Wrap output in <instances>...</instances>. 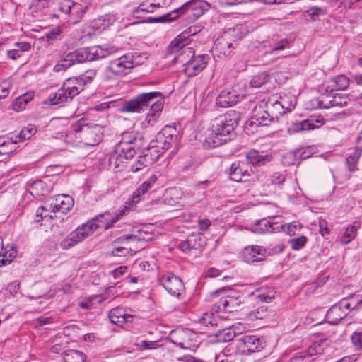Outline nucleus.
Masks as SVG:
<instances>
[{"mask_svg":"<svg viewBox=\"0 0 362 362\" xmlns=\"http://www.w3.org/2000/svg\"><path fill=\"white\" fill-rule=\"evenodd\" d=\"M151 104L146 122L153 126L158 120L164 105L163 94L159 91L143 93L132 99L125 100L119 107L120 112L140 113L146 110Z\"/></svg>","mask_w":362,"mask_h":362,"instance_id":"1","label":"nucleus"},{"mask_svg":"<svg viewBox=\"0 0 362 362\" xmlns=\"http://www.w3.org/2000/svg\"><path fill=\"white\" fill-rule=\"evenodd\" d=\"M240 119V113L235 110H230L214 119L211 122V132L205 139L204 146L214 148L230 141L235 127Z\"/></svg>","mask_w":362,"mask_h":362,"instance_id":"2","label":"nucleus"},{"mask_svg":"<svg viewBox=\"0 0 362 362\" xmlns=\"http://www.w3.org/2000/svg\"><path fill=\"white\" fill-rule=\"evenodd\" d=\"M115 47L108 45L78 49L64 56L53 68L54 72L64 71L76 64L104 59L117 52Z\"/></svg>","mask_w":362,"mask_h":362,"instance_id":"3","label":"nucleus"},{"mask_svg":"<svg viewBox=\"0 0 362 362\" xmlns=\"http://www.w3.org/2000/svg\"><path fill=\"white\" fill-rule=\"evenodd\" d=\"M139 139L127 138L124 136L122 140L115 147L109 160L115 168L119 167L126 160L132 158L136 154V147L139 146Z\"/></svg>","mask_w":362,"mask_h":362,"instance_id":"4","label":"nucleus"},{"mask_svg":"<svg viewBox=\"0 0 362 362\" xmlns=\"http://www.w3.org/2000/svg\"><path fill=\"white\" fill-rule=\"evenodd\" d=\"M144 62L143 60L136 61V57L134 56H132L131 59L127 55L119 57L110 61L109 65L104 70L103 78L105 81H110L115 77L125 76L134 64L139 65Z\"/></svg>","mask_w":362,"mask_h":362,"instance_id":"5","label":"nucleus"},{"mask_svg":"<svg viewBox=\"0 0 362 362\" xmlns=\"http://www.w3.org/2000/svg\"><path fill=\"white\" fill-rule=\"evenodd\" d=\"M93 0H62L59 4V10L69 15V21L78 23L92 4Z\"/></svg>","mask_w":362,"mask_h":362,"instance_id":"6","label":"nucleus"},{"mask_svg":"<svg viewBox=\"0 0 362 362\" xmlns=\"http://www.w3.org/2000/svg\"><path fill=\"white\" fill-rule=\"evenodd\" d=\"M191 7L192 9L196 11L195 15L201 16L205 11H208L210 8L209 4L206 1H188L181 6L180 8L174 9L165 15L160 16L158 18H151L148 20L150 23H165L171 22L177 19L180 14L185 12V11Z\"/></svg>","mask_w":362,"mask_h":362,"instance_id":"7","label":"nucleus"},{"mask_svg":"<svg viewBox=\"0 0 362 362\" xmlns=\"http://www.w3.org/2000/svg\"><path fill=\"white\" fill-rule=\"evenodd\" d=\"M179 137V132L172 126H165L156 135V145L152 146L149 150L157 153L156 158L163 154L164 150H167L177 145Z\"/></svg>","mask_w":362,"mask_h":362,"instance_id":"8","label":"nucleus"},{"mask_svg":"<svg viewBox=\"0 0 362 362\" xmlns=\"http://www.w3.org/2000/svg\"><path fill=\"white\" fill-rule=\"evenodd\" d=\"M97 229H98V226L95 223V220L92 218L90 221L78 226L74 231L71 233L69 236L61 243V246L64 249L70 248L90 235Z\"/></svg>","mask_w":362,"mask_h":362,"instance_id":"9","label":"nucleus"},{"mask_svg":"<svg viewBox=\"0 0 362 362\" xmlns=\"http://www.w3.org/2000/svg\"><path fill=\"white\" fill-rule=\"evenodd\" d=\"M78 129L81 131L79 139L86 145L95 146L101 139L100 127L98 124H89L84 121L78 122Z\"/></svg>","mask_w":362,"mask_h":362,"instance_id":"10","label":"nucleus"},{"mask_svg":"<svg viewBox=\"0 0 362 362\" xmlns=\"http://www.w3.org/2000/svg\"><path fill=\"white\" fill-rule=\"evenodd\" d=\"M159 284L173 296L178 297L184 291L182 281L173 273L166 272L158 278Z\"/></svg>","mask_w":362,"mask_h":362,"instance_id":"11","label":"nucleus"},{"mask_svg":"<svg viewBox=\"0 0 362 362\" xmlns=\"http://www.w3.org/2000/svg\"><path fill=\"white\" fill-rule=\"evenodd\" d=\"M128 210L129 207L124 206L119 212L111 213L110 211H105L97 215L93 218L95 220V223L98 226V228H104L106 230L111 228Z\"/></svg>","mask_w":362,"mask_h":362,"instance_id":"12","label":"nucleus"},{"mask_svg":"<svg viewBox=\"0 0 362 362\" xmlns=\"http://www.w3.org/2000/svg\"><path fill=\"white\" fill-rule=\"evenodd\" d=\"M253 173L252 167L244 160L231 164L228 174L231 180L241 182L243 178L250 177Z\"/></svg>","mask_w":362,"mask_h":362,"instance_id":"13","label":"nucleus"},{"mask_svg":"<svg viewBox=\"0 0 362 362\" xmlns=\"http://www.w3.org/2000/svg\"><path fill=\"white\" fill-rule=\"evenodd\" d=\"M209 57L207 54L194 56L184 64V71L187 76L192 77L201 72L206 66Z\"/></svg>","mask_w":362,"mask_h":362,"instance_id":"14","label":"nucleus"},{"mask_svg":"<svg viewBox=\"0 0 362 362\" xmlns=\"http://www.w3.org/2000/svg\"><path fill=\"white\" fill-rule=\"evenodd\" d=\"M349 101L350 99L343 94L330 95L329 93H324L318 100L317 105L320 108L328 109L334 106H345Z\"/></svg>","mask_w":362,"mask_h":362,"instance_id":"15","label":"nucleus"},{"mask_svg":"<svg viewBox=\"0 0 362 362\" xmlns=\"http://www.w3.org/2000/svg\"><path fill=\"white\" fill-rule=\"evenodd\" d=\"M266 103H262L256 105L253 110L251 124L256 125L267 126L274 119V114H270Z\"/></svg>","mask_w":362,"mask_h":362,"instance_id":"16","label":"nucleus"},{"mask_svg":"<svg viewBox=\"0 0 362 362\" xmlns=\"http://www.w3.org/2000/svg\"><path fill=\"white\" fill-rule=\"evenodd\" d=\"M267 250L259 245H250L243 250V259L247 263L259 262L267 256Z\"/></svg>","mask_w":362,"mask_h":362,"instance_id":"17","label":"nucleus"},{"mask_svg":"<svg viewBox=\"0 0 362 362\" xmlns=\"http://www.w3.org/2000/svg\"><path fill=\"white\" fill-rule=\"evenodd\" d=\"M296 104V98L291 95L283 94L280 95L279 100H276L272 102L269 100L266 103V106L269 108L274 107L276 110H282V112H279V114H284L286 112H289L294 108Z\"/></svg>","mask_w":362,"mask_h":362,"instance_id":"18","label":"nucleus"},{"mask_svg":"<svg viewBox=\"0 0 362 362\" xmlns=\"http://www.w3.org/2000/svg\"><path fill=\"white\" fill-rule=\"evenodd\" d=\"M139 240L136 235H126L117 238L113 243L112 250V255L113 256H126L129 253L130 248L128 247L130 240L136 241Z\"/></svg>","mask_w":362,"mask_h":362,"instance_id":"19","label":"nucleus"},{"mask_svg":"<svg viewBox=\"0 0 362 362\" xmlns=\"http://www.w3.org/2000/svg\"><path fill=\"white\" fill-rule=\"evenodd\" d=\"M74 205V199L69 195L58 194L49 206L51 212L66 214Z\"/></svg>","mask_w":362,"mask_h":362,"instance_id":"20","label":"nucleus"},{"mask_svg":"<svg viewBox=\"0 0 362 362\" xmlns=\"http://www.w3.org/2000/svg\"><path fill=\"white\" fill-rule=\"evenodd\" d=\"M240 95L234 89L222 90L216 98V105L221 107H228L235 105Z\"/></svg>","mask_w":362,"mask_h":362,"instance_id":"21","label":"nucleus"},{"mask_svg":"<svg viewBox=\"0 0 362 362\" xmlns=\"http://www.w3.org/2000/svg\"><path fill=\"white\" fill-rule=\"evenodd\" d=\"M74 97L63 83V86L56 93L49 95L48 100L50 102L49 105H54L70 102Z\"/></svg>","mask_w":362,"mask_h":362,"instance_id":"22","label":"nucleus"},{"mask_svg":"<svg viewBox=\"0 0 362 362\" xmlns=\"http://www.w3.org/2000/svg\"><path fill=\"white\" fill-rule=\"evenodd\" d=\"M226 287H223L211 293L210 298L211 300L213 302L211 309L214 312L226 313V305L224 303L226 300Z\"/></svg>","mask_w":362,"mask_h":362,"instance_id":"23","label":"nucleus"},{"mask_svg":"<svg viewBox=\"0 0 362 362\" xmlns=\"http://www.w3.org/2000/svg\"><path fill=\"white\" fill-rule=\"evenodd\" d=\"M247 33L248 30L245 25L237 24L233 28H228L223 35L237 46V41L242 40Z\"/></svg>","mask_w":362,"mask_h":362,"instance_id":"24","label":"nucleus"},{"mask_svg":"<svg viewBox=\"0 0 362 362\" xmlns=\"http://www.w3.org/2000/svg\"><path fill=\"white\" fill-rule=\"evenodd\" d=\"M241 298L242 296L226 287V300L224 301L225 305H226V313H230L238 311V308L243 303Z\"/></svg>","mask_w":362,"mask_h":362,"instance_id":"25","label":"nucleus"},{"mask_svg":"<svg viewBox=\"0 0 362 362\" xmlns=\"http://www.w3.org/2000/svg\"><path fill=\"white\" fill-rule=\"evenodd\" d=\"M203 243L200 235L192 233L186 240L180 242L179 247L182 251L187 252L191 250H201Z\"/></svg>","mask_w":362,"mask_h":362,"instance_id":"26","label":"nucleus"},{"mask_svg":"<svg viewBox=\"0 0 362 362\" xmlns=\"http://www.w3.org/2000/svg\"><path fill=\"white\" fill-rule=\"evenodd\" d=\"M239 341L244 346V352L253 353L262 348V339L255 335H245Z\"/></svg>","mask_w":362,"mask_h":362,"instance_id":"27","label":"nucleus"},{"mask_svg":"<svg viewBox=\"0 0 362 362\" xmlns=\"http://www.w3.org/2000/svg\"><path fill=\"white\" fill-rule=\"evenodd\" d=\"M270 158L269 155H263L257 150L252 149L247 152L243 160L252 168L265 165L270 161Z\"/></svg>","mask_w":362,"mask_h":362,"instance_id":"28","label":"nucleus"},{"mask_svg":"<svg viewBox=\"0 0 362 362\" xmlns=\"http://www.w3.org/2000/svg\"><path fill=\"white\" fill-rule=\"evenodd\" d=\"M37 132V128L33 124H28L27 127L22 129L18 135H15V139L13 141V137L7 141H4L0 146H13L17 143L16 139L18 138L19 141H25L30 139Z\"/></svg>","mask_w":362,"mask_h":362,"instance_id":"29","label":"nucleus"},{"mask_svg":"<svg viewBox=\"0 0 362 362\" xmlns=\"http://www.w3.org/2000/svg\"><path fill=\"white\" fill-rule=\"evenodd\" d=\"M158 177L156 175H151L148 179L144 181L138 189L132 194V202H138L140 197L148 192L156 182Z\"/></svg>","mask_w":362,"mask_h":362,"instance_id":"30","label":"nucleus"},{"mask_svg":"<svg viewBox=\"0 0 362 362\" xmlns=\"http://www.w3.org/2000/svg\"><path fill=\"white\" fill-rule=\"evenodd\" d=\"M331 85L326 87L325 93L334 90H346L349 84V79L344 75H339L330 79Z\"/></svg>","mask_w":362,"mask_h":362,"instance_id":"31","label":"nucleus"},{"mask_svg":"<svg viewBox=\"0 0 362 362\" xmlns=\"http://www.w3.org/2000/svg\"><path fill=\"white\" fill-rule=\"evenodd\" d=\"M109 318L112 323L122 326L127 322H130L132 317L127 315L122 308H115L109 312Z\"/></svg>","mask_w":362,"mask_h":362,"instance_id":"32","label":"nucleus"},{"mask_svg":"<svg viewBox=\"0 0 362 362\" xmlns=\"http://www.w3.org/2000/svg\"><path fill=\"white\" fill-rule=\"evenodd\" d=\"M189 40H186L184 38L183 35H181V33L177 36L168 45V49L170 54H175L178 52H180L182 49H184V52L185 50H188L189 53H192L191 47H185L189 43Z\"/></svg>","mask_w":362,"mask_h":362,"instance_id":"33","label":"nucleus"},{"mask_svg":"<svg viewBox=\"0 0 362 362\" xmlns=\"http://www.w3.org/2000/svg\"><path fill=\"white\" fill-rule=\"evenodd\" d=\"M148 151H150V154L146 153L138 157L136 161L131 166V172L138 173L146 168L153 161L154 159L152 153L153 151L148 149Z\"/></svg>","mask_w":362,"mask_h":362,"instance_id":"34","label":"nucleus"},{"mask_svg":"<svg viewBox=\"0 0 362 362\" xmlns=\"http://www.w3.org/2000/svg\"><path fill=\"white\" fill-rule=\"evenodd\" d=\"M17 250L14 245H8L2 247L0 252V267L9 264L17 256Z\"/></svg>","mask_w":362,"mask_h":362,"instance_id":"35","label":"nucleus"},{"mask_svg":"<svg viewBox=\"0 0 362 362\" xmlns=\"http://www.w3.org/2000/svg\"><path fill=\"white\" fill-rule=\"evenodd\" d=\"M215 49L224 56H228L231 54L235 45L228 39L225 38L224 35L218 37L214 43Z\"/></svg>","mask_w":362,"mask_h":362,"instance_id":"36","label":"nucleus"},{"mask_svg":"<svg viewBox=\"0 0 362 362\" xmlns=\"http://www.w3.org/2000/svg\"><path fill=\"white\" fill-rule=\"evenodd\" d=\"M347 315V312H343L338 304L332 305L327 312L326 318L329 323L337 325Z\"/></svg>","mask_w":362,"mask_h":362,"instance_id":"37","label":"nucleus"},{"mask_svg":"<svg viewBox=\"0 0 362 362\" xmlns=\"http://www.w3.org/2000/svg\"><path fill=\"white\" fill-rule=\"evenodd\" d=\"M327 15L325 8L313 6L304 12L303 16L308 22L316 21L321 20L322 18Z\"/></svg>","mask_w":362,"mask_h":362,"instance_id":"38","label":"nucleus"},{"mask_svg":"<svg viewBox=\"0 0 362 362\" xmlns=\"http://www.w3.org/2000/svg\"><path fill=\"white\" fill-rule=\"evenodd\" d=\"M64 84L74 96L77 95L83 90V86L86 85L81 76L69 78L64 81Z\"/></svg>","mask_w":362,"mask_h":362,"instance_id":"39","label":"nucleus"},{"mask_svg":"<svg viewBox=\"0 0 362 362\" xmlns=\"http://www.w3.org/2000/svg\"><path fill=\"white\" fill-rule=\"evenodd\" d=\"M279 226L276 227L278 228ZM276 228L273 226V223L268 219L263 218L259 221L256 224L252 226V231L255 233H272L275 230Z\"/></svg>","mask_w":362,"mask_h":362,"instance_id":"40","label":"nucleus"},{"mask_svg":"<svg viewBox=\"0 0 362 362\" xmlns=\"http://www.w3.org/2000/svg\"><path fill=\"white\" fill-rule=\"evenodd\" d=\"M323 119H317L316 122L319 123V125H315L313 122V119H305L300 122L293 124V131L300 132V131H308L320 127L323 124Z\"/></svg>","mask_w":362,"mask_h":362,"instance_id":"41","label":"nucleus"},{"mask_svg":"<svg viewBox=\"0 0 362 362\" xmlns=\"http://www.w3.org/2000/svg\"><path fill=\"white\" fill-rule=\"evenodd\" d=\"M361 227V224L358 221H354L353 224L349 226L343 235L340 238V242L343 245L349 243L356 235L357 230Z\"/></svg>","mask_w":362,"mask_h":362,"instance_id":"42","label":"nucleus"},{"mask_svg":"<svg viewBox=\"0 0 362 362\" xmlns=\"http://www.w3.org/2000/svg\"><path fill=\"white\" fill-rule=\"evenodd\" d=\"M78 122L72 127V129L68 131L64 136V141L70 145L76 146L81 141L79 139L81 131L77 129Z\"/></svg>","mask_w":362,"mask_h":362,"instance_id":"43","label":"nucleus"},{"mask_svg":"<svg viewBox=\"0 0 362 362\" xmlns=\"http://www.w3.org/2000/svg\"><path fill=\"white\" fill-rule=\"evenodd\" d=\"M236 334L235 328L233 327H229L218 330L215 335L218 342H227L233 340Z\"/></svg>","mask_w":362,"mask_h":362,"instance_id":"44","label":"nucleus"},{"mask_svg":"<svg viewBox=\"0 0 362 362\" xmlns=\"http://www.w3.org/2000/svg\"><path fill=\"white\" fill-rule=\"evenodd\" d=\"M85 354L78 350H67L64 352V360L65 362H84Z\"/></svg>","mask_w":362,"mask_h":362,"instance_id":"45","label":"nucleus"},{"mask_svg":"<svg viewBox=\"0 0 362 362\" xmlns=\"http://www.w3.org/2000/svg\"><path fill=\"white\" fill-rule=\"evenodd\" d=\"M271 79V76L265 73H259L252 77L250 81V85L253 88H259L267 85Z\"/></svg>","mask_w":362,"mask_h":362,"instance_id":"46","label":"nucleus"},{"mask_svg":"<svg viewBox=\"0 0 362 362\" xmlns=\"http://www.w3.org/2000/svg\"><path fill=\"white\" fill-rule=\"evenodd\" d=\"M361 154V151L356 148L354 150L353 153H350L346 158V165L349 171L354 172L357 169L356 164Z\"/></svg>","mask_w":362,"mask_h":362,"instance_id":"47","label":"nucleus"},{"mask_svg":"<svg viewBox=\"0 0 362 362\" xmlns=\"http://www.w3.org/2000/svg\"><path fill=\"white\" fill-rule=\"evenodd\" d=\"M307 241V237L305 235H301L298 238L289 240L288 244L293 250H299L305 245Z\"/></svg>","mask_w":362,"mask_h":362,"instance_id":"48","label":"nucleus"},{"mask_svg":"<svg viewBox=\"0 0 362 362\" xmlns=\"http://www.w3.org/2000/svg\"><path fill=\"white\" fill-rule=\"evenodd\" d=\"M351 341L355 351L362 350V332L355 331L351 336Z\"/></svg>","mask_w":362,"mask_h":362,"instance_id":"49","label":"nucleus"},{"mask_svg":"<svg viewBox=\"0 0 362 362\" xmlns=\"http://www.w3.org/2000/svg\"><path fill=\"white\" fill-rule=\"evenodd\" d=\"M268 315L267 307L262 305L257 308L253 313H250L252 319L262 320Z\"/></svg>","mask_w":362,"mask_h":362,"instance_id":"50","label":"nucleus"},{"mask_svg":"<svg viewBox=\"0 0 362 362\" xmlns=\"http://www.w3.org/2000/svg\"><path fill=\"white\" fill-rule=\"evenodd\" d=\"M290 47V42L284 38L281 39L277 42L274 43L272 45L270 54H274L276 52H279Z\"/></svg>","mask_w":362,"mask_h":362,"instance_id":"51","label":"nucleus"},{"mask_svg":"<svg viewBox=\"0 0 362 362\" xmlns=\"http://www.w3.org/2000/svg\"><path fill=\"white\" fill-rule=\"evenodd\" d=\"M62 30L60 27L57 26L47 32L46 37L48 41L57 40L62 37Z\"/></svg>","mask_w":362,"mask_h":362,"instance_id":"52","label":"nucleus"},{"mask_svg":"<svg viewBox=\"0 0 362 362\" xmlns=\"http://www.w3.org/2000/svg\"><path fill=\"white\" fill-rule=\"evenodd\" d=\"M202 27L201 25H192L181 33V35H183L185 39L189 40V37L190 36L194 35L199 33L202 30Z\"/></svg>","mask_w":362,"mask_h":362,"instance_id":"53","label":"nucleus"},{"mask_svg":"<svg viewBox=\"0 0 362 362\" xmlns=\"http://www.w3.org/2000/svg\"><path fill=\"white\" fill-rule=\"evenodd\" d=\"M286 176L280 173H273L269 180L271 185H281L285 181Z\"/></svg>","mask_w":362,"mask_h":362,"instance_id":"54","label":"nucleus"},{"mask_svg":"<svg viewBox=\"0 0 362 362\" xmlns=\"http://www.w3.org/2000/svg\"><path fill=\"white\" fill-rule=\"evenodd\" d=\"M127 267L120 266L115 269L111 271L110 273L113 276L115 280L119 281L122 277L127 272Z\"/></svg>","mask_w":362,"mask_h":362,"instance_id":"55","label":"nucleus"},{"mask_svg":"<svg viewBox=\"0 0 362 362\" xmlns=\"http://www.w3.org/2000/svg\"><path fill=\"white\" fill-rule=\"evenodd\" d=\"M159 4H155L153 3L150 4H141L137 8V13L139 12H145V13H151L154 11V9L156 7H159Z\"/></svg>","mask_w":362,"mask_h":362,"instance_id":"56","label":"nucleus"},{"mask_svg":"<svg viewBox=\"0 0 362 362\" xmlns=\"http://www.w3.org/2000/svg\"><path fill=\"white\" fill-rule=\"evenodd\" d=\"M349 300L351 308L354 310H358L359 305L362 303V298L359 295H351L346 298Z\"/></svg>","mask_w":362,"mask_h":362,"instance_id":"57","label":"nucleus"},{"mask_svg":"<svg viewBox=\"0 0 362 362\" xmlns=\"http://www.w3.org/2000/svg\"><path fill=\"white\" fill-rule=\"evenodd\" d=\"M96 76V70L90 69L86 71L83 74L81 75V78L84 81V83L87 84L90 83Z\"/></svg>","mask_w":362,"mask_h":362,"instance_id":"58","label":"nucleus"},{"mask_svg":"<svg viewBox=\"0 0 362 362\" xmlns=\"http://www.w3.org/2000/svg\"><path fill=\"white\" fill-rule=\"evenodd\" d=\"M337 304L343 312H347V315L351 310H354L346 298H342Z\"/></svg>","mask_w":362,"mask_h":362,"instance_id":"59","label":"nucleus"},{"mask_svg":"<svg viewBox=\"0 0 362 362\" xmlns=\"http://www.w3.org/2000/svg\"><path fill=\"white\" fill-rule=\"evenodd\" d=\"M25 103L19 96L13 102L12 108L15 111H21L25 108Z\"/></svg>","mask_w":362,"mask_h":362,"instance_id":"60","label":"nucleus"},{"mask_svg":"<svg viewBox=\"0 0 362 362\" xmlns=\"http://www.w3.org/2000/svg\"><path fill=\"white\" fill-rule=\"evenodd\" d=\"M11 84L8 82H4L0 84V99L5 98L9 93Z\"/></svg>","mask_w":362,"mask_h":362,"instance_id":"61","label":"nucleus"},{"mask_svg":"<svg viewBox=\"0 0 362 362\" xmlns=\"http://www.w3.org/2000/svg\"><path fill=\"white\" fill-rule=\"evenodd\" d=\"M45 211H51V209H49V207H45V206H40L37 211H36V214H35V221L36 222H40L44 220V218H43V212Z\"/></svg>","mask_w":362,"mask_h":362,"instance_id":"62","label":"nucleus"},{"mask_svg":"<svg viewBox=\"0 0 362 362\" xmlns=\"http://www.w3.org/2000/svg\"><path fill=\"white\" fill-rule=\"evenodd\" d=\"M14 46L17 49H19V52H28L31 49V45L28 42H16Z\"/></svg>","mask_w":362,"mask_h":362,"instance_id":"63","label":"nucleus"},{"mask_svg":"<svg viewBox=\"0 0 362 362\" xmlns=\"http://www.w3.org/2000/svg\"><path fill=\"white\" fill-rule=\"evenodd\" d=\"M288 362H310V360L308 355L304 354L292 357Z\"/></svg>","mask_w":362,"mask_h":362,"instance_id":"64","label":"nucleus"}]
</instances>
